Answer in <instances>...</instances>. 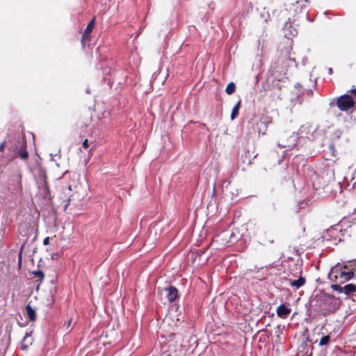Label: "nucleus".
<instances>
[{
  "instance_id": "a878e982",
  "label": "nucleus",
  "mask_w": 356,
  "mask_h": 356,
  "mask_svg": "<svg viewBox=\"0 0 356 356\" xmlns=\"http://www.w3.org/2000/svg\"><path fill=\"white\" fill-rule=\"evenodd\" d=\"M329 72H330V73H332V69H331V68H330V69H329Z\"/></svg>"
},
{
  "instance_id": "bb28decb",
  "label": "nucleus",
  "mask_w": 356,
  "mask_h": 356,
  "mask_svg": "<svg viewBox=\"0 0 356 356\" xmlns=\"http://www.w3.org/2000/svg\"><path fill=\"white\" fill-rule=\"evenodd\" d=\"M68 189H69L70 191H71V190H72V188H71V186H70L68 187Z\"/></svg>"
},
{
  "instance_id": "aec40b11",
  "label": "nucleus",
  "mask_w": 356,
  "mask_h": 356,
  "mask_svg": "<svg viewBox=\"0 0 356 356\" xmlns=\"http://www.w3.org/2000/svg\"><path fill=\"white\" fill-rule=\"evenodd\" d=\"M82 146L84 148H88V139H85L82 143Z\"/></svg>"
},
{
  "instance_id": "7ed1b4c3",
  "label": "nucleus",
  "mask_w": 356,
  "mask_h": 356,
  "mask_svg": "<svg viewBox=\"0 0 356 356\" xmlns=\"http://www.w3.org/2000/svg\"><path fill=\"white\" fill-rule=\"evenodd\" d=\"M324 305H327L326 309L328 312H333L339 306V300L334 297L327 295L324 296Z\"/></svg>"
},
{
  "instance_id": "9b49d317",
  "label": "nucleus",
  "mask_w": 356,
  "mask_h": 356,
  "mask_svg": "<svg viewBox=\"0 0 356 356\" xmlns=\"http://www.w3.org/2000/svg\"><path fill=\"white\" fill-rule=\"evenodd\" d=\"M261 232H262L261 231H259V232L258 233V238H259L261 243L264 245L267 242H268L270 243H272L273 242V238L272 236H269L268 237V238H266L262 236Z\"/></svg>"
},
{
  "instance_id": "9d476101",
  "label": "nucleus",
  "mask_w": 356,
  "mask_h": 356,
  "mask_svg": "<svg viewBox=\"0 0 356 356\" xmlns=\"http://www.w3.org/2000/svg\"><path fill=\"white\" fill-rule=\"evenodd\" d=\"M241 106V100H239L236 104L234 106L231 113V120H234L238 115V111Z\"/></svg>"
},
{
  "instance_id": "f3484780",
  "label": "nucleus",
  "mask_w": 356,
  "mask_h": 356,
  "mask_svg": "<svg viewBox=\"0 0 356 356\" xmlns=\"http://www.w3.org/2000/svg\"><path fill=\"white\" fill-rule=\"evenodd\" d=\"M297 33H298V31H296V29H293V31H291L290 33H289V34L286 33L285 35H286V36L289 38L290 36L296 35L297 34Z\"/></svg>"
},
{
  "instance_id": "2eb2a0df",
  "label": "nucleus",
  "mask_w": 356,
  "mask_h": 356,
  "mask_svg": "<svg viewBox=\"0 0 356 356\" xmlns=\"http://www.w3.org/2000/svg\"><path fill=\"white\" fill-rule=\"evenodd\" d=\"M343 286H341V285L338 284H332V288L334 290V291H339L340 293H344V290L343 289Z\"/></svg>"
},
{
  "instance_id": "412c9836",
  "label": "nucleus",
  "mask_w": 356,
  "mask_h": 356,
  "mask_svg": "<svg viewBox=\"0 0 356 356\" xmlns=\"http://www.w3.org/2000/svg\"><path fill=\"white\" fill-rule=\"evenodd\" d=\"M49 240H50V238L49 237H46L44 240H43V244L44 245H47L49 243Z\"/></svg>"
},
{
  "instance_id": "ddd939ff",
  "label": "nucleus",
  "mask_w": 356,
  "mask_h": 356,
  "mask_svg": "<svg viewBox=\"0 0 356 356\" xmlns=\"http://www.w3.org/2000/svg\"><path fill=\"white\" fill-rule=\"evenodd\" d=\"M94 23H95V19H92V21L87 26V27L85 30L84 34H83V37L87 35L92 31V29L94 28Z\"/></svg>"
},
{
  "instance_id": "f03ea898",
  "label": "nucleus",
  "mask_w": 356,
  "mask_h": 356,
  "mask_svg": "<svg viewBox=\"0 0 356 356\" xmlns=\"http://www.w3.org/2000/svg\"><path fill=\"white\" fill-rule=\"evenodd\" d=\"M337 106L341 111H346L353 107L354 102L351 96L344 95L338 99Z\"/></svg>"
},
{
  "instance_id": "b1692460",
  "label": "nucleus",
  "mask_w": 356,
  "mask_h": 356,
  "mask_svg": "<svg viewBox=\"0 0 356 356\" xmlns=\"http://www.w3.org/2000/svg\"><path fill=\"white\" fill-rule=\"evenodd\" d=\"M291 27V24L286 23L285 26H284V29H289Z\"/></svg>"
},
{
  "instance_id": "6ab92c4d",
  "label": "nucleus",
  "mask_w": 356,
  "mask_h": 356,
  "mask_svg": "<svg viewBox=\"0 0 356 356\" xmlns=\"http://www.w3.org/2000/svg\"><path fill=\"white\" fill-rule=\"evenodd\" d=\"M72 322V320L70 318L65 323L64 326L66 327V329H69L70 327Z\"/></svg>"
},
{
  "instance_id": "0eeeda50",
  "label": "nucleus",
  "mask_w": 356,
  "mask_h": 356,
  "mask_svg": "<svg viewBox=\"0 0 356 356\" xmlns=\"http://www.w3.org/2000/svg\"><path fill=\"white\" fill-rule=\"evenodd\" d=\"M305 283V279L302 277H300L298 280H289V284L291 286L296 287V289H299L302 286H303Z\"/></svg>"
},
{
  "instance_id": "4468645a",
  "label": "nucleus",
  "mask_w": 356,
  "mask_h": 356,
  "mask_svg": "<svg viewBox=\"0 0 356 356\" xmlns=\"http://www.w3.org/2000/svg\"><path fill=\"white\" fill-rule=\"evenodd\" d=\"M330 337L329 336H323V337L321 338L320 341H319V346H325L326 344L328 343V342L330 341Z\"/></svg>"
},
{
  "instance_id": "dca6fc26",
  "label": "nucleus",
  "mask_w": 356,
  "mask_h": 356,
  "mask_svg": "<svg viewBox=\"0 0 356 356\" xmlns=\"http://www.w3.org/2000/svg\"><path fill=\"white\" fill-rule=\"evenodd\" d=\"M29 154H28V152L26 151H24L23 152H22L20 154H19V156L23 160H25L27 159Z\"/></svg>"
},
{
  "instance_id": "f257e3e1",
  "label": "nucleus",
  "mask_w": 356,
  "mask_h": 356,
  "mask_svg": "<svg viewBox=\"0 0 356 356\" xmlns=\"http://www.w3.org/2000/svg\"><path fill=\"white\" fill-rule=\"evenodd\" d=\"M346 266H336L332 268L328 278L332 282L338 283H343L350 280L353 277V272L351 270H346Z\"/></svg>"
},
{
  "instance_id": "5701e85b",
  "label": "nucleus",
  "mask_w": 356,
  "mask_h": 356,
  "mask_svg": "<svg viewBox=\"0 0 356 356\" xmlns=\"http://www.w3.org/2000/svg\"><path fill=\"white\" fill-rule=\"evenodd\" d=\"M22 262V252H19V266L20 267Z\"/></svg>"
},
{
  "instance_id": "f8f14e48",
  "label": "nucleus",
  "mask_w": 356,
  "mask_h": 356,
  "mask_svg": "<svg viewBox=\"0 0 356 356\" xmlns=\"http://www.w3.org/2000/svg\"><path fill=\"white\" fill-rule=\"evenodd\" d=\"M236 90V86L235 84L233 82L229 83L225 89V92L228 95H232L234 93Z\"/></svg>"
},
{
  "instance_id": "20e7f679",
  "label": "nucleus",
  "mask_w": 356,
  "mask_h": 356,
  "mask_svg": "<svg viewBox=\"0 0 356 356\" xmlns=\"http://www.w3.org/2000/svg\"><path fill=\"white\" fill-rule=\"evenodd\" d=\"M291 312V309L286 307L284 305H280L277 309V314L278 316L282 318H286Z\"/></svg>"
},
{
  "instance_id": "a211bd4d",
  "label": "nucleus",
  "mask_w": 356,
  "mask_h": 356,
  "mask_svg": "<svg viewBox=\"0 0 356 356\" xmlns=\"http://www.w3.org/2000/svg\"><path fill=\"white\" fill-rule=\"evenodd\" d=\"M33 274L36 275L37 277H40L42 278L44 277L43 273L40 270L35 271L33 272Z\"/></svg>"
},
{
  "instance_id": "4be33fe9",
  "label": "nucleus",
  "mask_w": 356,
  "mask_h": 356,
  "mask_svg": "<svg viewBox=\"0 0 356 356\" xmlns=\"http://www.w3.org/2000/svg\"><path fill=\"white\" fill-rule=\"evenodd\" d=\"M5 148V142L0 144V152H3Z\"/></svg>"
},
{
  "instance_id": "39448f33",
  "label": "nucleus",
  "mask_w": 356,
  "mask_h": 356,
  "mask_svg": "<svg viewBox=\"0 0 356 356\" xmlns=\"http://www.w3.org/2000/svg\"><path fill=\"white\" fill-rule=\"evenodd\" d=\"M31 332H29V333L26 332L25 334L23 339L22 340L21 348L22 350L27 349L29 348V346L32 344L33 339L31 337Z\"/></svg>"
},
{
  "instance_id": "393cba45",
  "label": "nucleus",
  "mask_w": 356,
  "mask_h": 356,
  "mask_svg": "<svg viewBox=\"0 0 356 356\" xmlns=\"http://www.w3.org/2000/svg\"><path fill=\"white\" fill-rule=\"evenodd\" d=\"M350 92H351L352 94H353V95H355L356 96V88L351 90Z\"/></svg>"
},
{
  "instance_id": "6e6552de",
  "label": "nucleus",
  "mask_w": 356,
  "mask_h": 356,
  "mask_svg": "<svg viewBox=\"0 0 356 356\" xmlns=\"http://www.w3.org/2000/svg\"><path fill=\"white\" fill-rule=\"evenodd\" d=\"M26 309L30 321H34L36 319V314L35 309H33L29 305H26Z\"/></svg>"
},
{
  "instance_id": "423d86ee",
  "label": "nucleus",
  "mask_w": 356,
  "mask_h": 356,
  "mask_svg": "<svg viewBox=\"0 0 356 356\" xmlns=\"http://www.w3.org/2000/svg\"><path fill=\"white\" fill-rule=\"evenodd\" d=\"M177 297V290L175 287L170 286L168 289L167 298L168 300L172 302Z\"/></svg>"
},
{
  "instance_id": "1a4fd4ad",
  "label": "nucleus",
  "mask_w": 356,
  "mask_h": 356,
  "mask_svg": "<svg viewBox=\"0 0 356 356\" xmlns=\"http://www.w3.org/2000/svg\"><path fill=\"white\" fill-rule=\"evenodd\" d=\"M344 293L346 295L351 294L356 291V286L353 284H348L343 287Z\"/></svg>"
}]
</instances>
